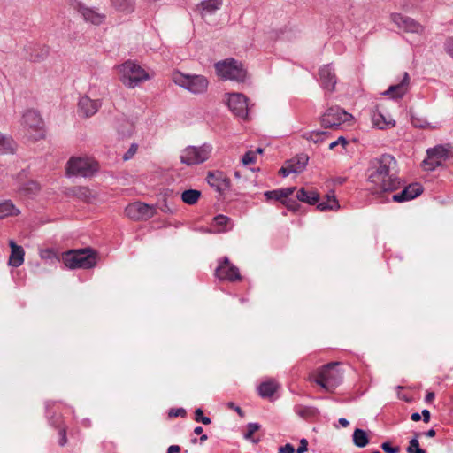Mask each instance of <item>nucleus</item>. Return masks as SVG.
Instances as JSON below:
<instances>
[{"mask_svg": "<svg viewBox=\"0 0 453 453\" xmlns=\"http://www.w3.org/2000/svg\"><path fill=\"white\" fill-rule=\"evenodd\" d=\"M308 160H309V157L307 155L301 154V155H298L297 157H294L288 163L289 164V165H291V167H292L291 171H294V173H302L305 169Z\"/></svg>", "mask_w": 453, "mask_h": 453, "instance_id": "c85d7f7f", "label": "nucleus"}, {"mask_svg": "<svg viewBox=\"0 0 453 453\" xmlns=\"http://www.w3.org/2000/svg\"><path fill=\"white\" fill-rule=\"evenodd\" d=\"M279 385L273 380H269L262 382L258 387V393L261 397H271L278 389Z\"/></svg>", "mask_w": 453, "mask_h": 453, "instance_id": "bb28decb", "label": "nucleus"}, {"mask_svg": "<svg viewBox=\"0 0 453 453\" xmlns=\"http://www.w3.org/2000/svg\"><path fill=\"white\" fill-rule=\"evenodd\" d=\"M381 448L386 453H398L400 450L399 447H392L388 442H383Z\"/></svg>", "mask_w": 453, "mask_h": 453, "instance_id": "8fccbe9b", "label": "nucleus"}, {"mask_svg": "<svg viewBox=\"0 0 453 453\" xmlns=\"http://www.w3.org/2000/svg\"><path fill=\"white\" fill-rule=\"evenodd\" d=\"M212 152V146L203 143L201 146H187L180 152V160L188 166L199 165L209 159Z\"/></svg>", "mask_w": 453, "mask_h": 453, "instance_id": "0eeeda50", "label": "nucleus"}, {"mask_svg": "<svg viewBox=\"0 0 453 453\" xmlns=\"http://www.w3.org/2000/svg\"><path fill=\"white\" fill-rule=\"evenodd\" d=\"M223 0H203L196 6V10L200 15L204 18L209 15L214 14L221 8Z\"/></svg>", "mask_w": 453, "mask_h": 453, "instance_id": "412c9836", "label": "nucleus"}, {"mask_svg": "<svg viewBox=\"0 0 453 453\" xmlns=\"http://www.w3.org/2000/svg\"><path fill=\"white\" fill-rule=\"evenodd\" d=\"M371 119L372 126L380 130L391 128L395 126V121L389 115H385L378 107L372 111Z\"/></svg>", "mask_w": 453, "mask_h": 453, "instance_id": "a211bd4d", "label": "nucleus"}, {"mask_svg": "<svg viewBox=\"0 0 453 453\" xmlns=\"http://www.w3.org/2000/svg\"><path fill=\"white\" fill-rule=\"evenodd\" d=\"M185 414H186V411L182 408L173 409L169 411L170 417L184 416Z\"/></svg>", "mask_w": 453, "mask_h": 453, "instance_id": "864d4df0", "label": "nucleus"}, {"mask_svg": "<svg viewBox=\"0 0 453 453\" xmlns=\"http://www.w3.org/2000/svg\"><path fill=\"white\" fill-rule=\"evenodd\" d=\"M422 416L424 422L428 423L430 420V411L426 409L423 410Z\"/></svg>", "mask_w": 453, "mask_h": 453, "instance_id": "052dcab7", "label": "nucleus"}, {"mask_svg": "<svg viewBox=\"0 0 453 453\" xmlns=\"http://www.w3.org/2000/svg\"><path fill=\"white\" fill-rule=\"evenodd\" d=\"M40 257L43 260L57 261L56 253L51 249H43L40 250Z\"/></svg>", "mask_w": 453, "mask_h": 453, "instance_id": "79ce46f5", "label": "nucleus"}, {"mask_svg": "<svg viewBox=\"0 0 453 453\" xmlns=\"http://www.w3.org/2000/svg\"><path fill=\"white\" fill-rule=\"evenodd\" d=\"M338 363H329L316 372L314 381L323 389L332 392L342 381Z\"/></svg>", "mask_w": 453, "mask_h": 453, "instance_id": "20e7f679", "label": "nucleus"}, {"mask_svg": "<svg viewBox=\"0 0 453 453\" xmlns=\"http://www.w3.org/2000/svg\"><path fill=\"white\" fill-rule=\"evenodd\" d=\"M256 161V152L248 151L242 159V162L244 165H248L250 164H253Z\"/></svg>", "mask_w": 453, "mask_h": 453, "instance_id": "c03bdc74", "label": "nucleus"}, {"mask_svg": "<svg viewBox=\"0 0 453 453\" xmlns=\"http://www.w3.org/2000/svg\"><path fill=\"white\" fill-rule=\"evenodd\" d=\"M211 227L212 230H208L207 232L224 233L231 230L234 227V224L229 217L219 214L214 217Z\"/></svg>", "mask_w": 453, "mask_h": 453, "instance_id": "5701e85b", "label": "nucleus"}, {"mask_svg": "<svg viewBox=\"0 0 453 453\" xmlns=\"http://www.w3.org/2000/svg\"><path fill=\"white\" fill-rule=\"evenodd\" d=\"M396 166L395 159L390 155H383L371 163L367 170V181L372 194L380 196L401 187Z\"/></svg>", "mask_w": 453, "mask_h": 453, "instance_id": "f257e3e1", "label": "nucleus"}, {"mask_svg": "<svg viewBox=\"0 0 453 453\" xmlns=\"http://www.w3.org/2000/svg\"><path fill=\"white\" fill-rule=\"evenodd\" d=\"M20 211L10 200L0 202V219L6 217L17 216Z\"/></svg>", "mask_w": 453, "mask_h": 453, "instance_id": "cd10ccee", "label": "nucleus"}, {"mask_svg": "<svg viewBox=\"0 0 453 453\" xmlns=\"http://www.w3.org/2000/svg\"><path fill=\"white\" fill-rule=\"evenodd\" d=\"M326 133L321 131H313L304 134V138L314 142H322L326 138Z\"/></svg>", "mask_w": 453, "mask_h": 453, "instance_id": "58836bf2", "label": "nucleus"}, {"mask_svg": "<svg viewBox=\"0 0 453 453\" xmlns=\"http://www.w3.org/2000/svg\"><path fill=\"white\" fill-rule=\"evenodd\" d=\"M199 422H202L204 425H209L211 424V418L203 416V418H200Z\"/></svg>", "mask_w": 453, "mask_h": 453, "instance_id": "0e129e2a", "label": "nucleus"}, {"mask_svg": "<svg viewBox=\"0 0 453 453\" xmlns=\"http://www.w3.org/2000/svg\"><path fill=\"white\" fill-rule=\"evenodd\" d=\"M125 212L127 216L134 220H146L152 218L156 214V208L141 202L130 203L126 207Z\"/></svg>", "mask_w": 453, "mask_h": 453, "instance_id": "f8f14e48", "label": "nucleus"}, {"mask_svg": "<svg viewBox=\"0 0 453 453\" xmlns=\"http://www.w3.org/2000/svg\"><path fill=\"white\" fill-rule=\"evenodd\" d=\"M347 144L348 141L343 136H340L336 141L329 144V149L334 150L338 145H341L342 148H345Z\"/></svg>", "mask_w": 453, "mask_h": 453, "instance_id": "de8ad7c7", "label": "nucleus"}, {"mask_svg": "<svg viewBox=\"0 0 453 453\" xmlns=\"http://www.w3.org/2000/svg\"><path fill=\"white\" fill-rule=\"evenodd\" d=\"M217 74L224 79L243 82L247 77V71L243 65L234 59L226 58L215 64Z\"/></svg>", "mask_w": 453, "mask_h": 453, "instance_id": "39448f33", "label": "nucleus"}, {"mask_svg": "<svg viewBox=\"0 0 453 453\" xmlns=\"http://www.w3.org/2000/svg\"><path fill=\"white\" fill-rule=\"evenodd\" d=\"M63 261L70 269H89L94 267L96 263L94 253L88 249L70 250L64 255Z\"/></svg>", "mask_w": 453, "mask_h": 453, "instance_id": "6e6552de", "label": "nucleus"}, {"mask_svg": "<svg viewBox=\"0 0 453 453\" xmlns=\"http://www.w3.org/2000/svg\"><path fill=\"white\" fill-rule=\"evenodd\" d=\"M444 50L453 58V37H449L445 41Z\"/></svg>", "mask_w": 453, "mask_h": 453, "instance_id": "09e8293b", "label": "nucleus"}, {"mask_svg": "<svg viewBox=\"0 0 453 453\" xmlns=\"http://www.w3.org/2000/svg\"><path fill=\"white\" fill-rule=\"evenodd\" d=\"M260 429V425L257 423H249L247 425V431L244 433L243 437L247 441L257 444L259 442V439H255L253 434Z\"/></svg>", "mask_w": 453, "mask_h": 453, "instance_id": "e433bc0d", "label": "nucleus"}, {"mask_svg": "<svg viewBox=\"0 0 453 453\" xmlns=\"http://www.w3.org/2000/svg\"><path fill=\"white\" fill-rule=\"evenodd\" d=\"M369 442L365 431L360 428L355 429L353 433V443L358 448L365 447Z\"/></svg>", "mask_w": 453, "mask_h": 453, "instance_id": "72a5a7b5", "label": "nucleus"}, {"mask_svg": "<svg viewBox=\"0 0 453 453\" xmlns=\"http://www.w3.org/2000/svg\"><path fill=\"white\" fill-rule=\"evenodd\" d=\"M435 434H436V433H435V430H434V429H430V430H428V431L426 433V435L427 437H434V436H435Z\"/></svg>", "mask_w": 453, "mask_h": 453, "instance_id": "774afa93", "label": "nucleus"}, {"mask_svg": "<svg viewBox=\"0 0 453 453\" xmlns=\"http://www.w3.org/2000/svg\"><path fill=\"white\" fill-rule=\"evenodd\" d=\"M215 275L221 280L234 281L241 279L238 268L231 265L227 257H224L219 265Z\"/></svg>", "mask_w": 453, "mask_h": 453, "instance_id": "4468645a", "label": "nucleus"}, {"mask_svg": "<svg viewBox=\"0 0 453 453\" xmlns=\"http://www.w3.org/2000/svg\"><path fill=\"white\" fill-rule=\"evenodd\" d=\"M278 453H295L294 446L290 443H287L286 445L279 448Z\"/></svg>", "mask_w": 453, "mask_h": 453, "instance_id": "3c124183", "label": "nucleus"}, {"mask_svg": "<svg viewBox=\"0 0 453 453\" xmlns=\"http://www.w3.org/2000/svg\"><path fill=\"white\" fill-rule=\"evenodd\" d=\"M9 245L12 250L9 257V265L13 267H19L24 262V250L21 246L17 245L12 240L9 242Z\"/></svg>", "mask_w": 453, "mask_h": 453, "instance_id": "393cba45", "label": "nucleus"}, {"mask_svg": "<svg viewBox=\"0 0 453 453\" xmlns=\"http://www.w3.org/2000/svg\"><path fill=\"white\" fill-rule=\"evenodd\" d=\"M292 170V167L291 165H289L288 163H287V165L285 166H282L280 169V173L286 177L288 175H289L290 173H294V171H290Z\"/></svg>", "mask_w": 453, "mask_h": 453, "instance_id": "603ef678", "label": "nucleus"}, {"mask_svg": "<svg viewBox=\"0 0 453 453\" xmlns=\"http://www.w3.org/2000/svg\"><path fill=\"white\" fill-rule=\"evenodd\" d=\"M173 81L193 94L205 93L209 84L207 78L203 75L184 74L180 72L173 74Z\"/></svg>", "mask_w": 453, "mask_h": 453, "instance_id": "423d86ee", "label": "nucleus"}, {"mask_svg": "<svg viewBox=\"0 0 453 453\" xmlns=\"http://www.w3.org/2000/svg\"><path fill=\"white\" fill-rule=\"evenodd\" d=\"M352 115L338 106L330 107L321 117V125L325 128L339 127L342 123L349 122Z\"/></svg>", "mask_w": 453, "mask_h": 453, "instance_id": "9d476101", "label": "nucleus"}, {"mask_svg": "<svg viewBox=\"0 0 453 453\" xmlns=\"http://www.w3.org/2000/svg\"><path fill=\"white\" fill-rule=\"evenodd\" d=\"M418 434L415 435L414 438H412L410 441V444L407 448L408 453H426V451L419 447V443L418 441Z\"/></svg>", "mask_w": 453, "mask_h": 453, "instance_id": "a19ab883", "label": "nucleus"}, {"mask_svg": "<svg viewBox=\"0 0 453 453\" xmlns=\"http://www.w3.org/2000/svg\"><path fill=\"white\" fill-rule=\"evenodd\" d=\"M426 153L436 157V159L439 160L441 164L448 158V150L441 145L428 149Z\"/></svg>", "mask_w": 453, "mask_h": 453, "instance_id": "c9c22d12", "label": "nucleus"}, {"mask_svg": "<svg viewBox=\"0 0 453 453\" xmlns=\"http://www.w3.org/2000/svg\"><path fill=\"white\" fill-rule=\"evenodd\" d=\"M390 19L399 29L405 33H411L418 35H422L425 33V27L411 17L395 12L390 15Z\"/></svg>", "mask_w": 453, "mask_h": 453, "instance_id": "9b49d317", "label": "nucleus"}, {"mask_svg": "<svg viewBox=\"0 0 453 453\" xmlns=\"http://www.w3.org/2000/svg\"><path fill=\"white\" fill-rule=\"evenodd\" d=\"M118 131L122 136H130L134 132V126L127 121L124 123L123 128L121 127H118Z\"/></svg>", "mask_w": 453, "mask_h": 453, "instance_id": "37998d69", "label": "nucleus"}, {"mask_svg": "<svg viewBox=\"0 0 453 453\" xmlns=\"http://www.w3.org/2000/svg\"><path fill=\"white\" fill-rule=\"evenodd\" d=\"M409 88L410 76L407 73H404L401 81L391 85L386 91L383 92V95L388 96L393 99H399L408 92Z\"/></svg>", "mask_w": 453, "mask_h": 453, "instance_id": "dca6fc26", "label": "nucleus"}, {"mask_svg": "<svg viewBox=\"0 0 453 453\" xmlns=\"http://www.w3.org/2000/svg\"><path fill=\"white\" fill-rule=\"evenodd\" d=\"M77 195L83 200L87 201V202H90V197H91V191L89 189H88L87 188H80L78 189V193Z\"/></svg>", "mask_w": 453, "mask_h": 453, "instance_id": "a18cd8bd", "label": "nucleus"}, {"mask_svg": "<svg viewBox=\"0 0 453 453\" xmlns=\"http://www.w3.org/2000/svg\"><path fill=\"white\" fill-rule=\"evenodd\" d=\"M112 6L121 12H132L134 7V0H110Z\"/></svg>", "mask_w": 453, "mask_h": 453, "instance_id": "7c9ffc66", "label": "nucleus"}, {"mask_svg": "<svg viewBox=\"0 0 453 453\" xmlns=\"http://www.w3.org/2000/svg\"><path fill=\"white\" fill-rule=\"evenodd\" d=\"M228 407L234 410L241 417L243 416V411L239 406H235L234 403H228Z\"/></svg>", "mask_w": 453, "mask_h": 453, "instance_id": "4d7b16f0", "label": "nucleus"}, {"mask_svg": "<svg viewBox=\"0 0 453 453\" xmlns=\"http://www.w3.org/2000/svg\"><path fill=\"white\" fill-rule=\"evenodd\" d=\"M422 164L424 169L427 171H433L441 165V163L436 159V157L431 154H427V157L423 161Z\"/></svg>", "mask_w": 453, "mask_h": 453, "instance_id": "4c0bfd02", "label": "nucleus"}, {"mask_svg": "<svg viewBox=\"0 0 453 453\" xmlns=\"http://www.w3.org/2000/svg\"><path fill=\"white\" fill-rule=\"evenodd\" d=\"M339 208L338 202L334 195H326V199L318 203V209L321 211L327 210H336Z\"/></svg>", "mask_w": 453, "mask_h": 453, "instance_id": "2f4dec72", "label": "nucleus"}, {"mask_svg": "<svg viewBox=\"0 0 453 453\" xmlns=\"http://www.w3.org/2000/svg\"><path fill=\"white\" fill-rule=\"evenodd\" d=\"M21 132L28 140L37 141L45 136L44 123L35 110H27L21 119Z\"/></svg>", "mask_w": 453, "mask_h": 453, "instance_id": "f03ea898", "label": "nucleus"}, {"mask_svg": "<svg viewBox=\"0 0 453 453\" xmlns=\"http://www.w3.org/2000/svg\"><path fill=\"white\" fill-rule=\"evenodd\" d=\"M79 12L83 17L85 21L90 22L94 25L102 24L105 19L104 14H102L96 10L84 5H80Z\"/></svg>", "mask_w": 453, "mask_h": 453, "instance_id": "4be33fe9", "label": "nucleus"}, {"mask_svg": "<svg viewBox=\"0 0 453 453\" xmlns=\"http://www.w3.org/2000/svg\"><path fill=\"white\" fill-rule=\"evenodd\" d=\"M321 86L330 92L334 91L336 84V76L330 65L322 66L319 72Z\"/></svg>", "mask_w": 453, "mask_h": 453, "instance_id": "aec40b11", "label": "nucleus"}, {"mask_svg": "<svg viewBox=\"0 0 453 453\" xmlns=\"http://www.w3.org/2000/svg\"><path fill=\"white\" fill-rule=\"evenodd\" d=\"M295 189L296 188L294 187H290L275 189L272 191H266L265 192V196L266 197L267 200L274 199L277 201H280L289 210L295 211L296 209V202L288 199V196L294 193Z\"/></svg>", "mask_w": 453, "mask_h": 453, "instance_id": "2eb2a0df", "label": "nucleus"}, {"mask_svg": "<svg viewBox=\"0 0 453 453\" xmlns=\"http://www.w3.org/2000/svg\"><path fill=\"white\" fill-rule=\"evenodd\" d=\"M227 105L230 111L241 119L248 118V99L242 93H230L227 95Z\"/></svg>", "mask_w": 453, "mask_h": 453, "instance_id": "ddd939ff", "label": "nucleus"}, {"mask_svg": "<svg viewBox=\"0 0 453 453\" xmlns=\"http://www.w3.org/2000/svg\"><path fill=\"white\" fill-rule=\"evenodd\" d=\"M16 148L17 144L11 136L0 133V154H12Z\"/></svg>", "mask_w": 453, "mask_h": 453, "instance_id": "a878e982", "label": "nucleus"}, {"mask_svg": "<svg viewBox=\"0 0 453 453\" xmlns=\"http://www.w3.org/2000/svg\"><path fill=\"white\" fill-rule=\"evenodd\" d=\"M101 104L98 100H93L88 96H83L78 103V111L84 117H91L96 114Z\"/></svg>", "mask_w": 453, "mask_h": 453, "instance_id": "6ab92c4d", "label": "nucleus"}, {"mask_svg": "<svg viewBox=\"0 0 453 453\" xmlns=\"http://www.w3.org/2000/svg\"><path fill=\"white\" fill-rule=\"evenodd\" d=\"M411 122L413 127H418V128H435L434 126H431L430 123H428L426 119L417 117L414 115H411Z\"/></svg>", "mask_w": 453, "mask_h": 453, "instance_id": "ea45409f", "label": "nucleus"}, {"mask_svg": "<svg viewBox=\"0 0 453 453\" xmlns=\"http://www.w3.org/2000/svg\"><path fill=\"white\" fill-rule=\"evenodd\" d=\"M411 420L417 422L421 419V415L418 412L412 413L411 416Z\"/></svg>", "mask_w": 453, "mask_h": 453, "instance_id": "680f3d73", "label": "nucleus"}, {"mask_svg": "<svg viewBox=\"0 0 453 453\" xmlns=\"http://www.w3.org/2000/svg\"><path fill=\"white\" fill-rule=\"evenodd\" d=\"M296 197L299 201L309 204H315L319 201V194L317 192L306 191L304 188L297 191Z\"/></svg>", "mask_w": 453, "mask_h": 453, "instance_id": "c756f323", "label": "nucleus"}, {"mask_svg": "<svg viewBox=\"0 0 453 453\" xmlns=\"http://www.w3.org/2000/svg\"><path fill=\"white\" fill-rule=\"evenodd\" d=\"M67 176L90 177L98 170L96 162L88 157H71L66 164Z\"/></svg>", "mask_w": 453, "mask_h": 453, "instance_id": "1a4fd4ad", "label": "nucleus"}, {"mask_svg": "<svg viewBox=\"0 0 453 453\" xmlns=\"http://www.w3.org/2000/svg\"><path fill=\"white\" fill-rule=\"evenodd\" d=\"M434 398V394L433 392H429L426 396V402H431Z\"/></svg>", "mask_w": 453, "mask_h": 453, "instance_id": "69168bd1", "label": "nucleus"}, {"mask_svg": "<svg viewBox=\"0 0 453 453\" xmlns=\"http://www.w3.org/2000/svg\"><path fill=\"white\" fill-rule=\"evenodd\" d=\"M59 434H60V438H59L58 443L60 446H64L67 441L65 429L60 430Z\"/></svg>", "mask_w": 453, "mask_h": 453, "instance_id": "6e6d98bb", "label": "nucleus"}, {"mask_svg": "<svg viewBox=\"0 0 453 453\" xmlns=\"http://www.w3.org/2000/svg\"><path fill=\"white\" fill-rule=\"evenodd\" d=\"M423 192L422 187L418 183H413L405 187L401 192L394 194L392 200L396 203H403L412 200Z\"/></svg>", "mask_w": 453, "mask_h": 453, "instance_id": "f3484780", "label": "nucleus"}, {"mask_svg": "<svg viewBox=\"0 0 453 453\" xmlns=\"http://www.w3.org/2000/svg\"><path fill=\"white\" fill-rule=\"evenodd\" d=\"M138 146L135 143L131 144L128 150L123 155L124 160H129L134 157V155L137 152Z\"/></svg>", "mask_w": 453, "mask_h": 453, "instance_id": "49530a36", "label": "nucleus"}, {"mask_svg": "<svg viewBox=\"0 0 453 453\" xmlns=\"http://www.w3.org/2000/svg\"><path fill=\"white\" fill-rule=\"evenodd\" d=\"M201 196V192L196 189H188L181 194L182 201L189 205H193L197 203Z\"/></svg>", "mask_w": 453, "mask_h": 453, "instance_id": "473e14b6", "label": "nucleus"}, {"mask_svg": "<svg viewBox=\"0 0 453 453\" xmlns=\"http://www.w3.org/2000/svg\"><path fill=\"white\" fill-rule=\"evenodd\" d=\"M40 189V186L37 182L34 180H29L24 183L20 188L19 192L26 196H33L36 194Z\"/></svg>", "mask_w": 453, "mask_h": 453, "instance_id": "f704fd0d", "label": "nucleus"}, {"mask_svg": "<svg viewBox=\"0 0 453 453\" xmlns=\"http://www.w3.org/2000/svg\"><path fill=\"white\" fill-rule=\"evenodd\" d=\"M207 181L219 191L226 190L230 187V180L222 173H210L207 176Z\"/></svg>", "mask_w": 453, "mask_h": 453, "instance_id": "b1692460", "label": "nucleus"}, {"mask_svg": "<svg viewBox=\"0 0 453 453\" xmlns=\"http://www.w3.org/2000/svg\"><path fill=\"white\" fill-rule=\"evenodd\" d=\"M308 441L306 439L300 441V445L296 449V453H304L307 450Z\"/></svg>", "mask_w": 453, "mask_h": 453, "instance_id": "5fc2aeb1", "label": "nucleus"}, {"mask_svg": "<svg viewBox=\"0 0 453 453\" xmlns=\"http://www.w3.org/2000/svg\"><path fill=\"white\" fill-rule=\"evenodd\" d=\"M180 451V447L178 445H172L167 449V453H179Z\"/></svg>", "mask_w": 453, "mask_h": 453, "instance_id": "bf43d9fd", "label": "nucleus"}, {"mask_svg": "<svg viewBox=\"0 0 453 453\" xmlns=\"http://www.w3.org/2000/svg\"><path fill=\"white\" fill-rule=\"evenodd\" d=\"M203 417V412L202 409L198 408L195 411V419L196 422L200 421V418Z\"/></svg>", "mask_w": 453, "mask_h": 453, "instance_id": "13d9d810", "label": "nucleus"}, {"mask_svg": "<svg viewBox=\"0 0 453 453\" xmlns=\"http://www.w3.org/2000/svg\"><path fill=\"white\" fill-rule=\"evenodd\" d=\"M339 424L342 426V427H347L349 425V422L344 418H341L339 419Z\"/></svg>", "mask_w": 453, "mask_h": 453, "instance_id": "e2e57ef3", "label": "nucleus"}, {"mask_svg": "<svg viewBox=\"0 0 453 453\" xmlns=\"http://www.w3.org/2000/svg\"><path fill=\"white\" fill-rule=\"evenodd\" d=\"M344 182H345V178H342V177H338V178H336V179L334 180V183H335V184H339V185H341V184H342V183H344Z\"/></svg>", "mask_w": 453, "mask_h": 453, "instance_id": "338daca9", "label": "nucleus"}, {"mask_svg": "<svg viewBox=\"0 0 453 453\" xmlns=\"http://www.w3.org/2000/svg\"><path fill=\"white\" fill-rule=\"evenodd\" d=\"M117 68L120 81L128 88H134L150 79L148 72L133 61H126Z\"/></svg>", "mask_w": 453, "mask_h": 453, "instance_id": "7ed1b4c3", "label": "nucleus"}]
</instances>
